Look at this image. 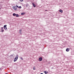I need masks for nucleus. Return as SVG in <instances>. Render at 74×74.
Masks as SVG:
<instances>
[{"mask_svg":"<svg viewBox=\"0 0 74 74\" xmlns=\"http://www.w3.org/2000/svg\"><path fill=\"white\" fill-rule=\"evenodd\" d=\"M17 60H18V59H16V58H15V59L14 60V62H15L17 61Z\"/></svg>","mask_w":74,"mask_h":74,"instance_id":"nucleus-7","label":"nucleus"},{"mask_svg":"<svg viewBox=\"0 0 74 74\" xmlns=\"http://www.w3.org/2000/svg\"><path fill=\"white\" fill-rule=\"evenodd\" d=\"M13 8L14 9V10L15 11H16L17 10V8H16V6H13Z\"/></svg>","mask_w":74,"mask_h":74,"instance_id":"nucleus-1","label":"nucleus"},{"mask_svg":"<svg viewBox=\"0 0 74 74\" xmlns=\"http://www.w3.org/2000/svg\"><path fill=\"white\" fill-rule=\"evenodd\" d=\"M38 60L39 61H42V57H40L39 58Z\"/></svg>","mask_w":74,"mask_h":74,"instance_id":"nucleus-2","label":"nucleus"},{"mask_svg":"<svg viewBox=\"0 0 74 74\" xmlns=\"http://www.w3.org/2000/svg\"><path fill=\"white\" fill-rule=\"evenodd\" d=\"M21 60H23V58H22V57H21Z\"/></svg>","mask_w":74,"mask_h":74,"instance_id":"nucleus-20","label":"nucleus"},{"mask_svg":"<svg viewBox=\"0 0 74 74\" xmlns=\"http://www.w3.org/2000/svg\"><path fill=\"white\" fill-rule=\"evenodd\" d=\"M16 17H19V15H18V14H16Z\"/></svg>","mask_w":74,"mask_h":74,"instance_id":"nucleus-6","label":"nucleus"},{"mask_svg":"<svg viewBox=\"0 0 74 74\" xmlns=\"http://www.w3.org/2000/svg\"><path fill=\"white\" fill-rule=\"evenodd\" d=\"M33 69V70H35V67H34Z\"/></svg>","mask_w":74,"mask_h":74,"instance_id":"nucleus-22","label":"nucleus"},{"mask_svg":"<svg viewBox=\"0 0 74 74\" xmlns=\"http://www.w3.org/2000/svg\"><path fill=\"white\" fill-rule=\"evenodd\" d=\"M18 8H20V9H21L22 8V7H21V6H19Z\"/></svg>","mask_w":74,"mask_h":74,"instance_id":"nucleus-16","label":"nucleus"},{"mask_svg":"<svg viewBox=\"0 0 74 74\" xmlns=\"http://www.w3.org/2000/svg\"><path fill=\"white\" fill-rule=\"evenodd\" d=\"M25 13L22 12L21 13V15H25Z\"/></svg>","mask_w":74,"mask_h":74,"instance_id":"nucleus-9","label":"nucleus"},{"mask_svg":"<svg viewBox=\"0 0 74 74\" xmlns=\"http://www.w3.org/2000/svg\"><path fill=\"white\" fill-rule=\"evenodd\" d=\"M1 29H2V30H3V27H1Z\"/></svg>","mask_w":74,"mask_h":74,"instance_id":"nucleus-23","label":"nucleus"},{"mask_svg":"<svg viewBox=\"0 0 74 74\" xmlns=\"http://www.w3.org/2000/svg\"><path fill=\"white\" fill-rule=\"evenodd\" d=\"M4 28H5V27H7V25H5L3 26Z\"/></svg>","mask_w":74,"mask_h":74,"instance_id":"nucleus-13","label":"nucleus"},{"mask_svg":"<svg viewBox=\"0 0 74 74\" xmlns=\"http://www.w3.org/2000/svg\"><path fill=\"white\" fill-rule=\"evenodd\" d=\"M21 32H22V30H19V32H20V34H21Z\"/></svg>","mask_w":74,"mask_h":74,"instance_id":"nucleus-10","label":"nucleus"},{"mask_svg":"<svg viewBox=\"0 0 74 74\" xmlns=\"http://www.w3.org/2000/svg\"><path fill=\"white\" fill-rule=\"evenodd\" d=\"M26 5V7H27V6L28 5H29V4H27Z\"/></svg>","mask_w":74,"mask_h":74,"instance_id":"nucleus-15","label":"nucleus"},{"mask_svg":"<svg viewBox=\"0 0 74 74\" xmlns=\"http://www.w3.org/2000/svg\"><path fill=\"white\" fill-rule=\"evenodd\" d=\"M5 74H7V73H5Z\"/></svg>","mask_w":74,"mask_h":74,"instance_id":"nucleus-26","label":"nucleus"},{"mask_svg":"<svg viewBox=\"0 0 74 74\" xmlns=\"http://www.w3.org/2000/svg\"><path fill=\"white\" fill-rule=\"evenodd\" d=\"M32 5H33L34 7H36V5L34 3H32Z\"/></svg>","mask_w":74,"mask_h":74,"instance_id":"nucleus-4","label":"nucleus"},{"mask_svg":"<svg viewBox=\"0 0 74 74\" xmlns=\"http://www.w3.org/2000/svg\"><path fill=\"white\" fill-rule=\"evenodd\" d=\"M16 7H17V8H19V7L18 5H16Z\"/></svg>","mask_w":74,"mask_h":74,"instance_id":"nucleus-19","label":"nucleus"},{"mask_svg":"<svg viewBox=\"0 0 74 74\" xmlns=\"http://www.w3.org/2000/svg\"><path fill=\"white\" fill-rule=\"evenodd\" d=\"M40 74H43V73H41Z\"/></svg>","mask_w":74,"mask_h":74,"instance_id":"nucleus-24","label":"nucleus"},{"mask_svg":"<svg viewBox=\"0 0 74 74\" xmlns=\"http://www.w3.org/2000/svg\"><path fill=\"white\" fill-rule=\"evenodd\" d=\"M44 73H45V74H48V72H47V71H45Z\"/></svg>","mask_w":74,"mask_h":74,"instance_id":"nucleus-11","label":"nucleus"},{"mask_svg":"<svg viewBox=\"0 0 74 74\" xmlns=\"http://www.w3.org/2000/svg\"><path fill=\"white\" fill-rule=\"evenodd\" d=\"M20 1L22 2V1H23V0H20Z\"/></svg>","mask_w":74,"mask_h":74,"instance_id":"nucleus-18","label":"nucleus"},{"mask_svg":"<svg viewBox=\"0 0 74 74\" xmlns=\"http://www.w3.org/2000/svg\"><path fill=\"white\" fill-rule=\"evenodd\" d=\"M45 11H47V10H45Z\"/></svg>","mask_w":74,"mask_h":74,"instance_id":"nucleus-25","label":"nucleus"},{"mask_svg":"<svg viewBox=\"0 0 74 74\" xmlns=\"http://www.w3.org/2000/svg\"><path fill=\"white\" fill-rule=\"evenodd\" d=\"M4 30H2L1 31V32H4Z\"/></svg>","mask_w":74,"mask_h":74,"instance_id":"nucleus-17","label":"nucleus"},{"mask_svg":"<svg viewBox=\"0 0 74 74\" xmlns=\"http://www.w3.org/2000/svg\"><path fill=\"white\" fill-rule=\"evenodd\" d=\"M10 56H13V55H11Z\"/></svg>","mask_w":74,"mask_h":74,"instance_id":"nucleus-21","label":"nucleus"},{"mask_svg":"<svg viewBox=\"0 0 74 74\" xmlns=\"http://www.w3.org/2000/svg\"><path fill=\"white\" fill-rule=\"evenodd\" d=\"M4 29H5V30H7V27H5V28H4Z\"/></svg>","mask_w":74,"mask_h":74,"instance_id":"nucleus-14","label":"nucleus"},{"mask_svg":"<svg viewBox=\"0 0 74 74\" xmlns=\"http://www.w3.org/2000/svg\"><path fill=\"white\" fill-rule=\"evenodd\" d=\"M59 11L60 12H61L62 13L63 12V10H61V9Z\"/></svg>","mask_w":74,"mask_h":74,"instance_id":"nucleus-8","label":"nucleus"},{"mask_svg":"<svg viewBox=\"0 0 74 74\" xmlns=\"http://www.w3.org/2000/svg\"><path fill=\"white\" fill-rule=\"evenodd\" d=\"M16 14H15V13H13V16H16Z\"/></svg>","mask_w":74,"mask_h":74,"instance_id":"nucleus-12","label":"nucleus"},{"mask_svg":"<svg viewBox=\"0 0 74 74\" xmlns=\"http://www.w3.org/2000/svg\"><path fill=\"white\" fill-rule=\"evenodd\" d=\"M18 54L16 55L15 58H16L17 59H18Z\"/></svg>","mask_w":74,"mask_h":74,"instance_id":"nucleus-3","label":"nucleus"},{"mask_svg":"<svg viewBox=\"0 0 74 74\" xmlns=\"http://www.w3.org/2000/svg\"><path fill=\"white\" fill-rule=\"evenodd\" d=\"M1 69L0 68V70Z\"/></svg>","mask_w":74,"mask_h":74,"instance_id":"nucleus-27","label":"nucleus"},{"mask_svg":"<svg viewBox=\"0 0 74 74\" xmlns=\"http://www.w3.org/2000/svg\"><path fill=\"white\" fill-rule=\"evenodd\" d=\"M69 51H70V49L69 48H67L66 49V52H69Z\"/></svg>","mask_w":74,"mask_h":74,"instance_id":"nucleus-5","label":"nucleus"}]
</instances>
